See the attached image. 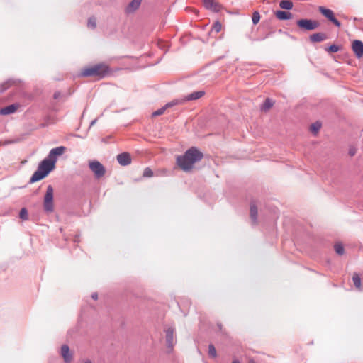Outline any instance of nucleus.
<instances>
[{"label": "nucleus", "mask_w": 363, "mask_h": 363, "mask_svg": "<svg viewBox=\"0 0 363 363\" xmlns=\"http://www.w3.org/2000/svg\"><path fill=\"white\" fill-rule=\"evenodd\" d=\"M260 20V14L258 11H255L252 13V21L255 25L258 23Z\"/></svg>", "instance_id": "obj_28"}, {"label": "nucleus", "mask_w": 363, "mask_h": 363, "mask_svg": "<svg viewBox=\"0 0 363 363\" xmlns=\"http://www.w3.org/2000/svg\"><path fill=\"white\" fill-rule=\"evenodd\" d=\"M293 3L289 0H283L279 3V6L286 10H290L293 8Z\"/></svg>", "instance_id": "obj_23"}, {"label": "nucleus", "mask_w": 363, "mask_h": 363, "mask_svg": "<svg viewBox=\"0 0 363 363\" xmlns=\"http://www.w3.org/2000/svg\"><path fill=\"white\" fill-rule=\"evenodd\" d=\"M327 50L329 52H336L339 50V48L335 45H332L327 49Z\"/></svg>", "instance_id": "obj_33"}, {"label": "nucleus", "mask_w": 363, "mask_h": 363, "mask_svg": "<svg viewBox=\"0 0 363 363\" xmlns=\"http://www.w3.org/2000/svg\"><path fill=\"white\" fill-rule=\"evenodd\" d=\"M90 169L97 178L102 177L106 172L104 167L98 161H91L89 164Z\"/></svg>", "instance_id": "obj_7"}, {"label": "nucleus", "mask_w": 363, "mask_h": 363, "mask_svg": "<svg viewBox=\"0 0 363 363\" xmlns=\"http://www.w3.org/2000/svg\"><path fill=\"white\" fill-rule=\"evenodd\" d=\"M204 6L213 11L218 12L220 9V5L214 0H203Z\"/></svg>", "instance_id": "obj_13"}, {"label": "nucleus", "mask_w": 363, "mask_h": 363, "mask_svg": "<svg viewBox=\"0 0 363 363\" xmlns=\"http://www.w3.org/2000/svg\"><path fill=\"white\" fill-rule=\"evenodd\" d=\"M275 16L279 20H288L292 18V13L289 11H277L275 12Z\"/></svg>", "instance_id": "obj_18"}, {"label": "nucleus", "mask_w": 363, "mask_h": 363, "mask_svg": "<svg viewBox=\"0 0 363 363\" xmlns=\"http://www.w3.org/2000/svg\"><path fill=\"white\" fill-rule=\"evenodd\" d=\"M61 354L66 362H70L72 357L69 354V349L67 345H62L61 347Z\"/></svg>", "instance_id": "obj_17"}, {"label": "nucleus", "mask_w": 363, "mask_h": 363, "mask_svg": "<svg viewBox=\"0 0 363 363\" xmlns=\"http://www.w3.org/2000/svg\"><path fill=\"white\" fill-rule=\"evenodd\" d=\"M19 216L22 220L28 219V212L26 208H22L20 211Z\"/></svg>", "instance_id": "obj_32"}, {"label": "nucleus", "mask_w": 363, "mask_h": 363, "mask_svg": "<svg viewBox=\"0 0 363 363\" xmlns=\"http://www.w3.org/2000/svg\"><path fill=\"white\" fill-rule=\"evenodd\" d=\"M142 0H132L126 7L127 13H133L136 11L140 6Z\"/></svg>", "instance_id": "obj_16"}, {"label": "nucleus", "mask_w": 363, "mask_h": 363, "mask_svg": "<svg viewBox=\"0 0 363 363\" xmlns=\"http://www.w3.org/2000/svg\"><path fill=\"white\" fill-rule=\"evenodd\" d=\"M232 363H240V361L234 359Z\"/></svg>", "instance_id": "obj_37"}, {"label": "nucleus", "mask_w": 363, "mask_h": 363, "mask_svg": "<svg viewBox=\"0 0 363 363\" xmlns=\"http://www.w3.org/2000/svg\"><path fill=\"white\" fill-rule=\"evenodd\" d=\"M57 159L43 160L38 165L37 170L32 175L30 182L35 183L45 178L55 167Z\"/></svg>", "instance_id": "obj_4"}, {"label": "nucleus", "mask_w": 363, "mask_h": 363, "mask_svg": "<svg viewBox=\"0 0 363 363\" xmlns=\"http://www.w3.org/2000/svg\"><path fill=\"white\" fill-rule=\"evenodd\" d=\"M321 128V123L319 122H315L311 124L310 127V130L315 135H316Z\"/></svg>", "instance_id": "obj_25"}, {"label": "nucleus", "mask_w": 363, "mask_h": 363, "mask_svg": "<svg viewBox=\"0 0 363 363\" xmlns=\"http://www.w3.org/2000/svg\"><path fill=\"white\" fill-rule=\"evenodd\" d=\"M335 251L339 255H342L345 253V249L343 245L341 243H336L334 245Z\"/></svg>", "instance_id": "obj_26"}, {"label": "nucleus", "mask_w": 363, "mask_h": 363, "mask_svg": "<svg viewBox=\"0 0 363 363\" xmlns=\"http://www.w3.org/2000/svg\"><path fill=\"white\" fill-rule=\"evenodd\" d=\"M248 363H255V362L252 359H250Z\"/></svg>", "instance_id": "obj_38"}, {"label": "nucleus", "mask_w": 363, "mask_h": 363, "mask_svg": "<svg viewBox=\"0 0 363 363\" xmlns=\"http://www.w3.org/2000/svg\"><path fill=\"white\" fill-rule=\"evenodd\" d=\"M221 29H222L221 23L220 22H218V21H216L213 25L211 31H214L216 33H219L221 30Z\"/></svg>", "instance_id": "obj_27"}, {"label": "nucleus", "mask_w": 363, "mask_h": 363, "mask_svg": "<svg viewBox=\"0 0 363 363\" xmlns=\"http://www.w3.org/2000/svg\"><path fill=\"white\" fill-rule=\"evenodd\" d=\"M4 86H5L4 89H7L10 86V83L9 82H6V84Z\"/></svg>", "instance_id": "obj_35"}, {"label": "nucleus", "mask_w": 363, "mask_h": 363, "mask_svg": "<svg viewBox=\"0 0 363 363\" xmlns=\"http://www.w3.org/2000/svg\"><path fill=\"white\" fill-rule=\"evenodd\" d=\"M182 102H183L182 100L176 99V100H174V101H171L169 103H167L163 107H162L160 109L157 110L156 111L153 112L152 116H157L162 115L165 112V111L167 110V108H169V107H172L173 106L177 105V104H181Z\"/></svg>", "instance_id": "obj_11"}, {"label": "nucleus", "mask_w": 363, "mask_h": 363, "mask_svg": "<svg viewBox=\"0 0 363 363\" xmlns=\"http://www.w3.org/2000/svg\"><path fill=\"white\" fill-rule=\"evenodd\" d=\"M65 150H66V148L64 146H60V147L53 148L50 151L48 158V159H56V157L62 155L65 152Z\"/></svg>", "instance_id": "obj_15"}, {"label": "nucleus", "mask_w": 363, "mask_h": 363, "mask_svg": "<svg viewBox=\"0 0 363 363\" xmlns=\"http://www.w3.org/2000/svg\"><path fill=\"white\" fill-rule=\"evenodd\" d=\"M274 102L272 99L267 98L262 105L261 110L267 112L274 106Z\"/></svg>", "instance_id": "obj_22"}, {"label": "nucleus", "mask_w": 363, "mask_h": 363, "mask_svg": "<svg viewBox=\"0 0 363 363\" xmlns=\"http://www.w3.org/2000/svg\"><path fill=\"white\" fill-rule=\"evenodd\" d=\"M117 161L122 166H126L131 163V157L128 152H123L117 155Z\"/></svg>", "instance_id": "obj_12"}, {"label": "nucleus", "mask_w": 363, "mask_h": 363, "mask_svg": "<svg viewBox=\"0 0 363 363\" xmlns=\"http://www.w3.org/2000/svg\"><path fill=\"white\" fill-rule=\"evenodd\" d=\"M257 215H258V210L257 206L255 204L250 205V218L253 223V224H257Z\"/></svg>", "instance_id": "obj_19"}, {"label": "nucleus", "mask_w": 363, "mask_h": 363, "mask_svg": "<svg viewBox=\"0 0 363 363\" xmlns=\"http://www.w3.org/2000/svg\"><path fill=\"white\" fill-rule=\"evenodd\" d=\"M44 209L47 212H52L54 210L53 205V188L49 185L47 187L46 193L43 201Z\"/></svg>", "instance_id": "obj_5"}, {"label": "nucleus", "mask_w": 363, "mask_h": 363, "mask_svg": "<svg viewBox=\"0 0 363 363\" xmlns=\"http://www.w3.org/2000/svg\"><path fill=\"white\" fill-rule=\"evenodd\" d=\"M326 39V35L323 33H317L310 36V40L312 42H321Z\"/></svg>", "instance_id": "obj_20"}, {"label": "nucleus", "mask_w": 363, "mask_h": 363, "mask_svg": "<svg viewBox=\"0 0 363 363\" xmlns=\"http://www.w3.org/2000/svg\"><path fill=\"white\" fill-rule=\"evenodd\" d=\"M203 157V153L197 148L191 147L183 155L177 157V164L182 170L188 172L193 169L194 164Z\"/></svg>", "instance_id": "obj_1"}, {"label": "nucleus", "mask_w": 363, "mask_h": 363, "mask_svg": "<svg viewBox=\"0 0 363 363\" xmlns=\"http://www.w3.org/2000/svg\"><path fill=\"white\" fill-rule=\"evenodd\" d=\"M204 94L205 92L203 91L193 92L192 94L186 96L185 101H191L200 99L204 95Z\"/></svg>", "instance_id": "obj_21"}, {"label": "nucleus", "mask_w": 363, "mask_h": 363, "mask_svg": "<svg viewBox=\"0 0 363 363\" xmlns=\"http://www.w3.org/2000/svg\"><path fill=\"white\" fill-rule=\"evenodd\" d=\"M110 72L109 67L104 63H99L84 67L82 69L79 75L84 77H94L101 79L108 75Z\"/></svg>", "instance_id": "obj_2"}, {"label": "nucleus", "mask_w": 363, "mask_h": 363, "mask_svg": "<svg viewBox=\"0 0 363 363\" xmlns=\"http://www.w3.org/2000/svg\"><path fill=\"white\" fill-rule=\"evenodd\" d=\"M57 159L43 160L38 165L37 170L32 175L30 182L35 183L45 178L55 167Z\"/></svg>", "instance_id": "obj_3"}, {"label": "nucleus", "mask_w": 363, "mask_h": 363, "mask_svg": "<svg viewBox=\"0 0 363 363\" xmlns=\"http://www.w3.org/2000/svg\"><path fill=\"white\" fill-rule=\"evenodd\" d=\"M318 10L325 17L333 22L336 26L340 27L341 26L340 22L335 18L334 13L331 9L320 6Z\"/></svg>", "instance_id": "obj_8"}, {"label": "nucleus", "mask_w": 363, "mask_h": 363, "mask_svg": "<svg viewBox=\"0 0 363 363\" xmlns=\"http://www.w3.org/2000/svg\"><path fill=\"white\" fill-rule=\"evenodd\" d=\"M60 96H61V94H60V91H55L54 93L53 97H54L55 99H57L58 98L60 97Z\"/></svg>", "instance_id": "obj_34"}, {"label": "nucleus", "mask_w": 363, "mask_h": 363, "mask_svg": "<svg viewBox=\"0 0 363 363\" xmlns=\"http://www.w3.org/2000/svg\"><path fill=\"white\" fill-rule=\"evenodd\" d=\"M19 104H14L9 106H7L6 107H4L0 109V114L1 115H9L11 113H15L18 108H19Z\"/></svg>", "instance_id": "obj_14"}, {"label": "nucleus", "mask_w": 363, "mask_h": 363, "mask_svg": "<svg viewBox=\"0 0 363 363\" xmlns=\"http://www.w3.org/2000/svg\"><path fill=\"white\" fill-rule=\"evenodd\" d=\"M296 23L301 29L304 30H313L320 26V23L318 21L311 19H301Z\"/></svg>", "instance_id": "obj_6"}, {"label": "nucleus", "mask_w": 363, "mask_h": 363, "mask_svg": "<svg viewBox=\"0 0 363 363\" xmlns=\"http://www.w3.org/2000/svg\"><path fill=\"white\" fill-rule=\"evenodd\" d=\"M87 26L89 28H91L92 29L95 28L96 27V21L94 18H90L88 21Z\"/></svg>", "instance_id": "obj_30"}, {"label": "nucleus", "mask_w": 363, "mask_h": 363, "mask_svg": "<svg viewBox=\"0 0 363 363\" xmlns=\"http://www.w3.org/2000/svg\"><path fill=\"white\" fill-rule=\"evenodd\" d=\"M143 175L145 177H151L153 176V172L150 168L147 167L144 169Z\"/></svg>", "instance_id": "obj_31"}, {"label": "nucleus", "mask_w": 363, "mask_h": 363, "mask_svg": "<svg viewBox=\"0 0 363 363\" xmlns=\"http://www.w3.org/2000/svg\"><path fill=\"white\" fill-rule=\"evenodd\" d=\"M352 281L355 287L358 289H361V278L357 273H354L352 276Z\"/></svg>", "instance_id": "obj_24"}, {"label": "nucleus", "mask_w": 363, "mask_h": 363, "mask_svg": "<svg viewBox=\"0 0 363 363\" xmlns=\"http://www.w3.org/2000/svg\"><path fill=\"white\" fill-rule=\"evenodd\" d=\"M85 363H91L90 361H86Z\"/></svg>", "instance_id": "obj_39"}, {"label": "nucleus", "mask_w": 363, "mask_h": 363, "mask_svg": "<svg viewBox=\"0 0 363 363\" xmlns=\"http://www.w3.org/2000/svg\"><path fill=\"white\" fill-rule=\"evenodd\" d=\"M352 48L357 57L361 58L363 56V43L361 40H354L352 44Z\"/></svg>", "instance_id": "obj_10"}, {"label": "nucleus", "mask_w": 363, "mask_h": 363, "mask_svg": "<svg viewBox=\"0 0 363 363\" xmlns=\"http://www.w3.org/2000/svg\"><path fill=\"white\" fill-rule=\"evenodd\" d=\"M92 298H93L94 299L96 300V299L98 298V296H97V294H93V295H92Z\"/></svg>", "instance_id": "obj_36"}, {"label": "nucleus", "mask_w": 363, "mask_h": 363, "mask_svg": "<svg viewBox=\"0 0 363 363\" xmlns=\"http://www.w3.org/2000/svg\"><path fill=\"white\" fill-rule=\"evenodd\" d=\"M208 354L213 358L217 355L216 348L213 345L208 346Z\"/></svg>", "instance_id": "obj_29"}, {"label": "nucleus", "mask_w": 363, "mask_h": 363, "mask_svg": "<svg viewBox=\"0 0 363 363\" xmlns=\"http://www.w3.org/2000/svg\"><path fill=\"white\" fill-rule=\"evenodd\" d=\"M174 328L172 327H169L165 330V339L167 342V346L170 350H173L174 345L175 344L174 340Z\"/></svg>", "instance_id": "obj_9"}]
</instances>
